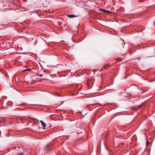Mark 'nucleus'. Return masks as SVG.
Returning a JSON list of instances; mask_svg holds the SVG:
<instances>
[{"label":"nucleus","instance_id":"obj_1","mask_svg":"<svg viewBox=\"0 0 155 155\" xmlns=\"http://www.w3.org/2000/svg\"><path fill=\"white\" fill-rule=\"evenodd\" d=\"M40 122H41V124L42 126L43 127V128L45 129L46 126L45 123L43 121H42V120H40Z\"/></svg>","mask_w":155,"mask_h":155},{"label":"nucleus","instance_id":"obj_2","mask_svg":"<svg viewBox=\"0 0 155 155\" xmlns=\"http://www.w3.org/2000/svg\"><path fill=\"white\" fill-rule=\"evenodd\" d=\"M67 17L69 18H73L75 17L76 16L73 14H70L67 15Z\"/></svg>","mask_w":155,"mask_h":155},{"label":"nucleus","instance_id":"obj_3","mask_svg":"<svg viewBox=\"0 0 155 155\" xmlns=\"http://www.w3.org/2000/svg\"><path fill=\"white\" fill-rule=\"evenodd\" d=\"M110 67V65H109L107 64L105 65L104 68V69H107V68H109Z\"/></svg>","mask_w":155,"mask_h":155},{"label":"nucleus","instance_id":"obj_4","mask_svg":"<svg viewBox=\"0 0 155 155\" xmlns=\"http://www.w3.org/2000/svg\"><path fill=\"white\" fill-rule=\"evenodd\" d=\"M105 12H106L108 14V13H109L110 12H111L110 11H108V10H106V11H105Z\"/></svg>","mask_w":155,"mask_h":155},{"label":"nucleus","instance_id":"obj_5","mask_svg":"<svg viewBox=\"0 0 155 155\" xmlns=\"http://www.w3.org/2000/svg\"><path fill=\"white\" fill-rule=\"evenodd\" d=\"M101 11L103 12H105L106 10L102 9H101Z\"/></svg>","mask_w":155,"mask_h":155},{"label":"nucleus","instance_id":"obj_6","mask_svg":"<svg viewBox=\"0 0 155 155\" xmlns=\"http://www.w3.org/2000/svg\"><path fill=\"white\" fill-rule=\"evenodd\" d=\"M38 75L39 77H42L43 76V75L42 74H38Z\"/></svg>","mask_w":155,"mask_h":155},{"label":"nucleus","instance_id":"obj_7","mask_svg":"<svg viewBox=\"0 0 155 155\" xmlns=\"http://www.w3.org/2000/svg\"><path fill=\"white\" fill-rule=\"evenodd\" d=\"M30 70L29 69H27L26 70H24V71H29Z\"/></svg>","mask_w":155,"mask_h":155},{"label":"nucleus","instance_id":"obj_8","mask_svg":"<svg viewBox=\"0 0 155 155\" xmlns=\"http://www.w3.org/2000/svg\"><path fill=\"white\" fill-rule=\"evenodd\" d=\"M149 142H148V141H147V145H148V144H149Z\"/></svg>","mask_w":155,"mask_h":155},{"label":"nucleus","instance_id":"obj_9","mask_svg":"<svg viewBox=\"0 0 155 155\" xmlns=\"http://www.w3.org/2000/svg\"><path fill=\"white\" fill-rule=\"evenodd\" d=\"M1 122H2L1 120H0V123H1Z\"/></svg>","mask_w":155,"mask_h":155}]
</instances>
